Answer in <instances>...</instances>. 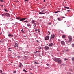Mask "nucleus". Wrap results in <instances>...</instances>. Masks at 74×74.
<instances>
[{
    "instance_id": "5",
    "label": "nucleus",
    "mask_w": 74,
    "mask_h": 74,
    "mask_svg": "<svg viewBox=\"0 0 74 74\" xmlns=\"http://www.w3.org/2000/svg\"><path fill=\"white\" fill-rule=\"evenodd\" d=\"M49 39V36H47L45 37V40H48Z\"/></svg>"
},
{
    "instance_id": "51",
    "label": "nucleus",
    "mask_w": 74,
    "mask_h": 74,
    "mask_svg": "<svg viewBox=\"0 0 74 74\" xmlns=\"http://www.w3.org/2000/svg\"><path fill=\"white\" fill-rule=\"evenodd\" d=\"M49 24H50V25H51V23H49Z\"/></svg>"
},
{
    "instance_id": "41",
    "label": "nucleus",
    "mask_w": 74,
    "mask_h": 74,
    "mask_svg": "<svg viewBox=\"0 0 74 74\" xmlns=\"http://www.w3.org/2000/svg\"><path fill=\"white\" fill-rule=\"evenodd\" d=\"M36 41H37V42H39V41L38 40H37Z\"/></svg>"
},
{
    "instance_id": "42",
    "label": "nucleus",
    "mask_w": 74,
    "mask_h": 74,
    "mask_svg": "<svg viewBox=\"0 0 74 74\" xmlns=\"http://www.w3.org/2000/svg\"><path fill=\"white\" fill-rule=\"evenodd\" d=\"M44 12V11L43 10L42 11V12Z\"/></svg>"
},
{
    "instance_id": "50",
    "label": "nucleus",
    "mask_w": 74,
    "mask_h": 74,
    "mask_svg": "<svg viewBox=\"0 0 74 74\" xmlns=\"http://www.w3.org/2000/svg\"><path fill=\"white\" fill-rule=\"evenodd\" d=\"M58 41H60V40H58Z\"/></svg>"
},
{
    "instance_id": "25",
    "label": "nucleus",
    "mask_w": 74,
    "mask_h": 74,
    "mask_svg": "<svg viewBox=\"0 0 74 74\" xmlns=\"http://www.w3.org/2000/svg\"><path fill=\"white\" fill-rule=\"evenodd\" d=\"M29 22V21L27 20V21H24V22H26V23H27V22Z\"/></svg>"
},
{
    "instance_id": "48",
    "label": "nucleus",
    "mask_w": 74,
    "mask_h": 74,
    "mask_svg": "<svg viewBox=\"0 0 74 74\" xmlns=\"http://www.w3.org/2000/svg\"><path fill=\"white\" fill-rule=\"evenodd\" d=\"M1 7H3V5H2Z\"/></svg>"
},
{
    "instance_id": "23",
    "label": "nucleus",
    "mask_w": 74,
    "mask_h": 74,
    "mask_svg": "<svg viewBox=\"0 0 74 74\" xmlns=\"http://www.w3.org/2000/svg\"><path fill=\"white\" fill-rule=\"evenodd\" d=\"M57 19L58 21H61V19L60 18H58Z\"/></svg>"
},
{
    "instance_id": "11",
    "label": "nucleus",
    "mask_w": 74,
    "mask_h": 74,
    "mask_svg": "<svg viewBox=\"0 0 74 74\" xmlns=\"http://www.w3.org/2000/svg\"><path fill=\"white\" fill-rule=\"evenodd\" d=\"M8 37H13V35L11 34H10L8 35Z\"/></svg>"
},
{
    "instance_id": "8",
    "label": "nucleus",
    "mask_w": 74,
    "mask_h": 74,
    "mask_svg": "<svg viewBox=\"0 0 74 74\" xmlns=\"http://www.w3.org/2000/svg\"><path fill=\"white\" fill-rule=\"evenodd\" d=\"M61 43L63 45H65V42H64V41H62Z\"/></svg>"
},
{
    "instance_id": "4",
    "label": "nucleus",
    "mask_w": 74,
    "mask_h": 74,
    "mask_svg": "<svg viewBox=\"0 0 74 74\" xmlns=\"http://www.w3.org/2000/svg\"><path fill=\"white\" fill-rule=\"evenodd\" d=\"M49 47H53L54 46V45L53 44V43H49Z\"/></svg>"
},
{
    "instance_id": "20",
    "label": "nucleus",
    "mask_w": 74,
    "mask_h": 74,
    "mask_svg": "<svg viewBox=\"0 0 74 74\" xmlns=\"http://www.w3.org/2000/svg\"><path fill=\"white\" fill-rule=\"evenodd\" d=\"M39 14H44V13H42L41 12H39Z\"/></svg>"
},
{
    "instance_id": "27",
    "label": "nucleus",
    "mask_w": 74,
    "mask_h": 74,
    "mask_svg": "<svg viewBox=\"0 0 74 74\" xmlns=\"http://www.w3.org/2000/svg\"><path fill=\"white\" fill-rule=\"evenodd\" d=\"M35 63H36V64H38L39 63L37 62H36V61L35 62Z\"/></svg>"
},
{
    "instance_id": "40",
    "label": "nucleus",
    "mask_w": 74,
    "mask_h": 74,
    "mask_svg": "<svg viewBox=\"0 0 74 74\" xmlns=\"http://www.w3.org/2000/svg\"><path fill=\"white\" fill-rule=\"evenodd\" d=\"M46 69H49V68L48 67H46Z\"/></svg>"
},
{
    "instance_id": "29",
    "label": "nucleus",
    "mask_w": 74,
    "mask_h": 74,
    "mask_svg": "<svg viewBox=\"0 0 74 74\" xmlns=\"http://www.w3.org/2000/svg\"><path fill=\"white\" fill-rule=\"evenodd\" d=\"M0 1H1V2H2V3H4V1L3 0H0Z\"/></svg>"
},
{
    "instance_id": "1",
    "label": "nucleus",
    "mask_w": 74,
    "mask_h": 74,
    "mask_svg": "<svg viewBox=\"0 0 74 74\" xmlns=\"http://www.w3.org/2000/svg\"><path fill=\"white\" fill-rule=\"evenodd\" d=\"M53 60L57 62V63H58L59 64H60L62 63V60H60V58H55L53 59Z\"/></svg>"
},
{
    "instance_id": "17",
    "label": "nucleus",
    "mask_w": 74,
    "mask_h": 74,
    "mask_svg": "<svg viewBox=\"0 0 74 74\" xmlns=\"http://www.w3.org/2000/svg\"><path fill=\"white\" fill-rule=\"evenodd\" d=\"M35 22H36V21H35L34 20H33L32 21V23L33 24V23H34Z\"/></svg>"
},
{
    "instance_id": "24",
    "label": "nucleus",
    "mask_w": 74,
    "mask_h": 74,
    "mask_svg": "<svg viewBox=\"0 0 74 74\" xmlns=\"http://www.w3.org/2000/svg\"><path fill=\"white\" fill-rule=\"evenodd\" d=\"M5 13H4L3 14H2V16H5Z\"/></svg>"
},
{
    "instance_id": "43",
    "label": "nucleus",
    "mask_w": 74,
    "mask_h": 74,
    "mask_svg": "<svg viewBox=\"0 0 74 74\" xmlns=\"http://www.w3.org/2000/svg\"><path fill=\"white\" fill-rule=\"evenodd\" d=\"M65 51H68V50L65 49Z\"/></svg>"
},
{
    "instance_id": "19",
    "label": "nucleus",
    "mask_w": 74,
    "mask_h": 74,
    "mask_svg": "<svg viewBox=\"0 0 74 74\" xmlns=\"http://www.w3.org/2000/svg\"><path fill=\"white\" fill-rule=\"evenodd\" d=\"M21 31L23 33H25V32L24 31H23V29L21 30Z\"/></svg>"
},
{
    "instance_id": "31",
    "label": "nucleus",
    "mask_w": 74,
    "mask_h": 74,
    "mask_svg": "<svg viewBox=\"0 0 74 74\" xmlns=\"http://www.w3.org/2000/svg\"><path fill=\"white\" fill-rule=\"evenodd\" d=\"M23 71H25V73H27V71H26V70H25V69H23Z\"/></svg>"
},
{
    "instance_id": "38",
    "label": "nucleus",
    "mask_w": 74,
    "mask_h": 74,
    "mask_svg": "<svg viewBox=\"0 0 74 74\" xmlns=\"http://www.w3.org/2000/svg\"><path fill=\"white\" fill-rule=\"evenodd\" d=\"M38 33H40V31L39 30V29L38 30Z\"/></svg>"
},
{
    "instance_id": "9",
    "label": "nucleus",
    "mask_w": 74,
    "mask_h": 74,
    "mask_svg": "<svg viewBox=\"0 0 74 74\" xmlns=\"http://www.w3.org/2000/svg\"><path fill=\"white\" fill-rule=\"evenodd\" d=\"M18 46H19L18 45V44L17 43H15V46H14L15 47L18 48Z\"/></svg>"
},
{
    "instance_id": "15",
    "label": "nucleus",
    "mask_w": 74,
    "mask_h": 74,
    "mask_svg": "<svg viewBox=\"0 0 74 74\" xmlns=\"http://www.w3.org/2000/svg\"><path fill=\"white\" fill-rule=\"evenodd\" d=\"M27 25L28 27H30V28L31 27V26L30 25V24H27Z\"/></svg>"
},
{
    "instance_id": "37",
    "label": "nucleus",
    "mask_w": 74,
    "mask_h": 74,
    "mask_svg": "<svg viewBox=\"0 0 74 74\" xmlns=\"http://www.w3.org/2000/svg\"><path fill=\"white\" fill-rule=\"evenodd\" d=\"M72 45L73 47H74V44H73Z\"/></svg>"
},
{
    "instance_id": "10",
    "label": "nucleus",
    "mask_w": 74,
    "mask_h": 74,
    "mask_svg": "<svg viewBox=\"0 0 74 74\" xmlns=\"http://www.w3.org/2000/svg\"><path fill=\"white\" fill-rule=\"evenodd\" d=\"M55 35H54V34L52 35L51 36V38H53H53H54V37H55Z\"/></svg>"
},
{
    "instance_id": "2",
    "label": "nucleus",
    "mask_w": 74,
    "mask_h": 74,
    "mask_svg": "<svg viewBox=\"0 0 74 74\" xmlns=\"http://www.w3.org/2000/svg\"><path fill=\"white\" fill-rule=\"evenodd\" d=\"M16 19L18 20H19V19H20L19 20V21H25V20H26V18H21V17H17L16 18Z\"/></svg>"
},
{
    "instance_id": "47",
    "label": "nucleus",
    "mask_w": 74,
    "mask_h": 74,
    "mask_svg": "<svg viewBox=\"0 0 74 74\" xmlns=\"http://www.w3.org/2000/svg\"><path fill=\"white\" fill-rule=\"evenodd\" d=\"M34 25H36V23H34Z\"/></svg>"
},
{
    "instance_id": "53",
    "label": "nucleus",
    "mask_w": 74,
    "mask_h": 74,
    "mask_svg": "<svg viewBox=\"0 0 74 74\" xmlns=\"http://www.w3.org/2000/svg\"><path fill=\"white\" fill-rule=\"evenodd\" d=\"M38 52V51H36V52Z\"/></svg>"
},
{
    "instance_id": "49",
    "label": "nucleus",
    "mask_w": 74,
    "mask_h": 74,
    "mask_svg": "<svg viewBox=\"0 0 74 74\" xmlns=\"http://www.w3.org/2000/svg\"><path fill=\"white\" fill-rule=\"evenodd\" d=\"M36 25H34V27H36Z\"/></svg>"
},
{
    "instance_id": "6",
    "label": "nucleus",
    "mask_w": 74,
    "mask_h": 74,
    "mask_svg": "<svg viewBox=\"0 0 74 74\" xmlns=\"http://www.w3.org/2000/svg\"><path fill=\"white\" fill-rule=\"evenodd\" d=\"M5 16H6L7 17H10V15L9 13H5Z\"/></svg>"
},
{
    "instance_id": "52",
    "label": "nucleus",
    "mask_w": 74,
    "mask_h": 74,
    "mask_svg": "<svg viewBox=\"0 0 74 74\" xmlns=\"http://www.w3.org/2000/svg\"><path fill=\"white\" fill-rule=\"evenodd\" d=\"M63 18H65V17H63Z\"/></svg>"
},
{
    "instance_id": "22",
    "label": "nucleus",
    "mask_w": 74,
    "mask_h": 74,
    "mask_svg": "<svg viewBox=\"0 0 74 74\" xmlns=\"http://www.w3.org/2000/svg\"><path fill=\"white\" fill-rule=\"evenodd\" d=\"M10 49L11 48H9L8 49V50L9 51H10L11 52L12 51L11 50H10Z\"/></svg>"
},
{
    "instance_id": "45",
    "label": "nucleus",
    "mask_w": 74,
    "mask_h": 74,
    "mask_svg": "<svg viewBox=\"0 0 74 74\" xmlns=\"http://www.w3.org/2000/svg\"><path fill=\"white\" fill-rule=\"evenodd\" d=\"M24 37H26V36H24Z\"/></svg>"
},
{
    "instance_id": "12",
    "label": "nucleus",
    "mask_w": 74,
    "mask_h": 74,
    "mask_svg": "<svg viewBox=\"0 0 74 74\" xmlns=\"http://www.w3.org/2000/svg\"><path fill=\"white\" fill-rule=\"evenodd\" d=\"M0 72L1 74H5V73H3V71H2V70H0Z\"/></svg>"
},
{
    "instance_id": "46",
    "label": "nucleus",
    "mask_w": 74,
    "mask_h": 74,
    "mask_svg": "<svg viewBox=\"0 0 74 74\" xmlns=\"http://www.w3.org/2000/svg\"><path fill=\"white\" fill-rule=\"evenodd\" d=\"M44 2H45V0H44V1H43Z\"/></svg>"
},
{
    "instance_id": "32",
    "label": "nucleus",
    "mask_w": 74,
    "mask_h": 74,
    "mask_svg": "<svg viewBox=\"0 0 74 74\" xmlns=\"http://www.w3.org/2000/svg\"><path fill=\"white\" fill-rule=\"evenodd\" d=\"M65 8H66L67 9H69V7H65Z\"/></svg>"
},
{
    "instance_id": "54",
    "label": "nucleus",
    "mask_w": 74,
    "mask_h": 74,
    "mask_svg": "<svg viewBox=\"0 0 74 74\" xmlns=\"http://www.w3.org/2000/svg\"><path fill=\"white\" fill-rule=\"evenodd\" d=\"M69 74H71V73H69Z\"/></svg>"
},
{
    "instance_id": "39",
    "label": "nucleus",
    "mask_w": 74,
    "mask_h": 74,
    "mask_svg": "<svg viewBox=\"0 0 74 74\" xmlns=\"http://www.w3.org/2000/svg\"><path fill=\"white\" fill-rule=\"evenodd\" d=\"M14 73H16V71H14Z\"/></svg>"
},
{
    "instance_id": "33",
    "label": "nucleus",
    "mask_w": 74,
    "mask_h": 74,
    "mask_svg": "<svg viewBox=\"0 0 74 74\" xmlns=\"http://www.w3.org/2000/svg\"><path fill=\"white\" fill-rule=\"evenodd\" d=\"M29 0H25V2H27V1H28Z\"/></svg>"
},
{
    "instance_id": "14",
    "label": "nucleus",
    "mask_w": 74,
    "mask_h": 74,
    "mask_svg": "<svg viewBox=\"0 0 74 74\" xmlns=\"http://www.w3.org/2000/svg\"><path fill=\"white\" fill-rule=\"evenodd\" d=\"M4 11H5L6 12H8V11L5 8H4Z\"/></svg>"
},
{
    "instance_id": "30",
    "label": "nucleus",
    "mask_w": 74,
    "mask_h": 74,
    "mask_svg": "<svg viewBox=\"0 0 74 74\" xmlns=\"http://www.w3.org/2000/svg\"><path fill=\"white\" fill-rule=\"evenodd\" d=\"M47 64V66H48V67H50V66L49 65V64Z\"/></svg>"
},
{
    "instance_id": "34",
    "label": "nucleus",
    "mask_w": 74,
    "mask_h": 74,
    "mask_svg": "<svg viewBox=\"0 0 74 74\" xmlns=\"http://www.w3.org/2000/svg\"><path fill=\"white\" fill-rule=\"evenodd\" d=\"M64 59L65 60V61H66V60H68V59H67L66 58H64Z\"/></svg>"
},
{
    "instance_id": "36",
    "label": "nucleus",
    "mask_w": 74,
    "mask_h": 74,
    "mask_svg": "<svg viewBox=\"0 0 74 74\" xmlns=\"http://www.w3.org/2000/svg\"><path fill=\"white\" fill-rule=\"evenodd\" d=\"M35 32H37V31H38V29H35Z\"/></svg>"
},
{
    "instance_id": "13",
    "label": "nucleus",
    "mask_w": 74,
    "mask_h": 74,
    "mask_svg": "<svg viewBox=\"0 0 74 74\" xmlns=\"http://www.w3.org/2000/svg\"><path fill=\"white\" fill-rule=\"evenodd\" d=\"M66 44H68V43H69V42H70V40H69H69H67L66 41Z\"/></svg>"
},
{
    "instance_id": "16",
    "label": "nucleus",
    "mask_w": 74,
    "mask_h": 74,
    "mask_svg": "<svg viewBox=\"0 0 74 74\" xmlns=\"http://www.w3.org/2000/svg\"><path fill=\"white\" fill-rule=\"evenodd\" d=\"M19 67H22V63H20L19 64Z\"/></svg>"
},
{
    "instance_id": "26",
    "label": "nucleus",
    "mask_w": 74,
    "mask_h": 74,
    "mask_svg": "<svg viewBox=\"0 0 74 74\" xmlns=\"http://www.w3.org/2000/svg\"><path fill=\"white\" fill-rule=\"evenodd\" d=\"M38 48L39 49H41V47H40V46H39L38 47Z\"/></svg>"
},
{
    "instance_id": "21",
    "label": "nucleus",
    "mask_w": 74,
    "mask_h": 74,
    "mask_svg": "<svg viewBox=\"0 0 74 74\" xmlns=\"http://www.w3.org/2000/svg\"><path fill=\"white\" fill-rule=\"evenodd\" d=\"M62 38H66V35H64L62 36Z\"/></svg>"
},
{
    "instance_id": "7",
    "label": "nucleus",
    "mask_w": 74,
    "mask_h": 74,
    "mask_svg": "<svg viewBox=\"0 0 74 74\" xmlns=\"http://www.w3.org/2000/svg\"><path fill=\"white\" fill-rule=\"evenodd\" d=\"M44 49L45 50H48L49 49V47L48 46H46L45 47Z\"/></svg>"
},
{
    "instance_id": "35",
    "label": "nucleus",
    "mask_w": 74,
    "mask_h": 74,
    "mask_svg": "<svg viewBox=\"0 0 74 74\" xmlns=\"http://www.w3.org/2000/svg\"><path fill=\"white\" fill-rule=\"evenodd\" d=\"M48 33H49V34H50V32H49V31H48Z\"/></svg>"
},
{
    "instance_id": "28",
    "label": "nucleus",
    "mask_w": 74,
    "mask_h": 74,
    "mask_svg": "<svg viewBox=\"0 0 74 74\" xmlns=\"http://www.w3.org/2000/svg\"><path fill=\"white\" fill-rule=\"evenodd\" d=\"M72 60H73V61H74V58L73 57L72 58Z\"/></svg>"
},
{
    "instance_id": "3",
    "label": "nucleus",
    "mask_w": 74,
    "mask_h": 74,
    "mask_svg": "<svg viewBox=\"0 0 74 74\" xmlns=\"http://www.w3.org/2000/svg\"><path fill=\"white\" fill-rule=\"evenodd\" d=\"M68 39H69V41H72V40H73V38H72V37L71 36H68Z\"/></svg>"
},
{
    "instance_id": "18",
    "label": "nucleus",
    "mask_w": 74,
    "mask_h": 74,
    "mask_svg": "<svg viewBox=\"0 0 74 74\" xmlns=\"http://www.w3.org/2000/svg\"><path fill=\"white\" fill-rule=\"evenodd\" d=\"M58 12H60V11H57L55 12H54L55 14H57V13H58Z\"/></svg>"
},
{
    "instance_id": "44",
    "label": "nucleus",
    "mask_w": 74,
    "mask_h": 74,
    "mask_svg": "<svg viewBox=\"0 0 74 74\" xmlns=\"http://www.w3.org/2000/svg\"><path fill=\"white\" fill-rule=\"evenodd\" d=\"M67 11H70V10H67Z\"/></svg>"
}]
</instances>
